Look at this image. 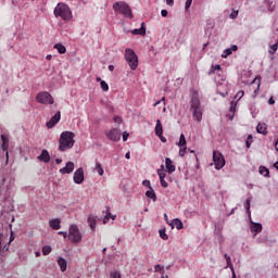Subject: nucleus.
<instances>
[{"label":"nucleus","mask_w":278,"mask_h":278,"mask_svg":"<svg viewBox=\"0 0 278 278\" xmlns=\"http://www.w3.org/2000/svg\"><path fill=\"white\" fill-rule=\"evenodd\" d=\"M81 231H79V227L75 224L70 225V229H68V240L73 243V244H79V242H81Z\"/></svg>","instance_id":"6"},{"label":"nucleus","mask_w":278,"mask_h":278,"mask_svg":"<svg viewBox=\"0 0 278 278\" xmlns=\"http://www.w3.org/2000/svg\"><path fill=\"white\" fill-rule=\"evenodd\" d=\"M177 146L179 147L180 157H184L186 155V151H188V142L186 141V136L184 134L180 135Z\"/></svg>","instance_id":"10"},{"label":"nucleus","mask_w":278,"mask_h":278,"mask_svg":"<svg viewBox=\"0 0 278 278\" xmlns=\"http://www.w3.org/2000/svg\"><path fill=\"white\" fill-rule=\"evenodd\" d=\"M268 103H269V105H275V99L270 98V99L268 100Z\"/></svg>","instance_id":"55"},{"label":"nucleus","mask_w":278,"mask_h":278,"mask_svg":"<svg viewBox=\"0 0 278 278\" xmlns=\"http://www.w3.org/2000/svg\"><path fill=\"white\" fill-rule=\"evenodd\" d=\"M113 10L115 14H122L125 18H134V13L131 12V7L125 1H118L113 4Z\"/></svg>","instance_id":"3"},{"label":"nucleus","mask_w":278,"mask_h":278,"mask_svg":"<svg viewBox=\"0 0 278 278\" xmlns=\"http://www.w3.org/2000/svg\"><path fill=\"white\" fill-rule=\"evenodd\" d=\"M58 264L60 266L61 271L66 273V266H67L66 260H64V257H59Z\"/></svg>","instance_id":"21"},{"label":"nucleus","mask_w":278,"mask_h":278,"mask_svg":"<svg viewBox=\"0 0 278 278\" xmlns=\"http://www.w3.org/2000/svg\"><path fill=\"white\" fill-rule=\"evenodd\" d=\"M165 1L167 5H170V7L175 5V0H165Z\"/></svg>","instance_id":"51"},{"label":"nucleus","mask_w":278,"mask_h":278,"mask_svg":"<svg viewBox=\"0 0 278 278\" xmlns=\"http://www.w3.org/2000/svg\"><path fill=\"white\" fill-rule=\"evenodd\" d=\"M103 214H104V218H103L104 225H106V223H110V218H112V220H114L116 218V216L112 215V213L110 212V206H106Z\"/></svg>","instance_id":"16"},{"label":"nucleus","mask_w":278,"mask_h":278,"mask_svg":"<svg viewBox=\"0 0 278 278\" xmlns=\"http://www.w3.org/2000/svg\"><path fill=\"white\" fill-rule=\"evenodd\" d=\"M100 86L103 92H108V90H110V86L108 85V83H105V80H101Z\"/></svg>","instance_id":"32"},{"label":"nucleus","mask_w":278,"mask_h":278,"mask_svg":"<svg viewBox=\"0 0 278 278\" xmlns=\"http://www.w3.org/2000/svg\"><path fill=\"white\" fill-rule=\"evenodd\" d=\"M114 123H116L117 125H121V123H123V118H121V116H115L113 118Z\"/></svg>","instance_id":"44"},{"label":"nucleus","mask_w":278,"mask_h":278,"mask_svg":"<svg viewBox=\"0 0 278 278\" xmlns=\"http://www.w3.org/2000/svg\"><path fill=\"white\" fill-rule=\"evenodd\" d=\"M61 223L62 220H60V218H54L49 222V226L51 227V229H54L55 231H58V229H61L62 227Z\"/></svg>","instance_id":"19"},{"label":"nucleus","mask_w":278,"mask_h":278,"mask_svg":"<svg viewBox=\"0 0 278 278\" xmlns=\"http://www.w3.org/2000/svg\"><path fill=\"white\" fill-rule=\"evenodd\" d=\"M226 263H227V268H230V270L233 273V265L231 264V258H228Z\"/></svg>","instance_id":"43"},{"label":"nucleus","mask_w":278,"mask_h":278,"mask_svg":"<svg viewBox=\"0 0 278 278\" xmlns=\"http://www.w3.org/2000/svg\"><path fill=\"white\" fill-rule=\"evenodd\" d=\"M36 257H40V252L35 253Z\"/></svg>","instance_id":"64"},{"label":"nucleus","mask_w":278,"mask_h":278,"mask_svg":"<svg viewBox=\"0 0 278 278\" xmlns=\"http://www.w3.org/2000/svg\"><path fill=\"white\" fill-rule=\"evenodd\" d=\"M37 160H39V162H45L46 164H48V162H51V155H49V151L42 150L41 154L37 156Z\"/></svg>","instance_id":"14"},{"label":"nucleus","mask_w":278,"mask_h":278,"mask_svg":"<svg viewBox=\"0 0 278 278\" xmlns=\"http://www.w3.org/2000/svg\"><path fill=\"white\" fill-rule=\"evenodd\" d=\"M159 233H160V238H162V240H168V235L166 233L165 229H161L159 231Z\"/></svg>","instance_id":"35"},{"label":"nucleus","mask_w":278,"mask_h":278,"mask_svg":"<svg viewBox=\"0 0 278 278\" xmlns=\"http://www.w3.org/2000/svg\"><path fill=\"white\" fill-rule=\"evenodd\" d=\"M36 101L43 105H53L54 103L53 96L47 91L39 92L36 97Z\"/></svg>","instance_id":"7"},{"label":"nucleus","mask_w":278,"mask_h":278,"mask_svg":"<svg viewBox=\"0 0 278 278\" xmlns=\"http://www.w3.org/2000/svg\"><path fill=\"white\" fill-rule=\"evenodd\" d=\"M230 49H231V52H233V51H238V46L232 45V46L230 47Z\"/></svg>","instance_id":"54"},{"label":"nucleus","mask_w":278,"mask_h":278,"mask_svg":"<svg viewBox=\"0 0 278 278\" xmlns=\"http://www.w3.org/2000/svg\"><path fill=\"white\" fill-rule=\"evenodd\" d=\"M109 71H114V65H109Z\"/></svg>","instance_id":"60"},{"label":"nucleus","mask_w":278,"mask_h":278,"mask_svg":"<svg viewBox=\"0 0 278 278\" xmlns=\"http://www.w3.org/2000/svg\"><path fill=\"white\" fill-rule=\"evenodd\" d=\"M174 225L176 229H184V223L179 218L174 219Z\"/></svg>","instance_id":"30"},{"label":"nucleus","mask_w":278,"mask_h":278,"mask_svg":"<svg viewBox=\"0 0 278 278\" xmlns=\"http://www.w3.org/2000/svg\"><path fill=\"white\" fill-rule=\"evenodd\" d=\"M124 58L131 71H136V68H138V54H136V51L127 48L125 50Z\"/></svg>","instance_id":"5"},{"label":"nucleus","mask_w":278,"mask_h":278,"mask_svg":"<svg viewBox=\"0 0 278 278\" xmlns=\"http://www.w3.org/2000/svg\"><path fill=\"white\" fill-rule=\"evenodd\" d=\"M190 5H192V0H187L185 3V10H190Z\"/></svg>","instance_id":"46"},{"label":"nucleus","mask_w":278,"mask_h":278,"mask_svg":"<svg viewBox=\"0 0 278 278\" xmlns=\"http://www.w3.org/2000/svg\"><path fill=\"white\" fill-rule=\"evenodd\" d=\"M53 59V55H51V54H48L47 56H46V60H52Z\"/></svg>","instance_id":"58"},{"label":"nucleus","mask_w":278,"mask_h":278,"mask_svg":"<svg viewBox=\"0 0 278 278\" xmlns=\"http://www.w3.org/2000/svg\"><path fill=\"white\" fill-rule=\"evenodd\" d=\"M125 157H126V160H130V159H131L130 152H127V153L125 154Z\"/></svg>","instance_id":"56"},{"label":"nucleus","mask_w":278,"mask_h":278,"mask_svg":"<svg viewBox=\"0 0 278 278\" xmlns=\"http://www.w3.org/2000/svg\"><path fill=\"white\" fill-rule=\"evenodd\" d=\"M238 105V103L236 102H231L230 103V112H232V116H233V114H236V106Z\"/></svg>","instance_id":"40"},{"label":"nucleus","mask_w":278,"mask_h":278,"mask_svg":"<svg viewBox=\"0 0 278 278\" xmlns=\"http://www.w3.org/2000/svg\"><path fill=\"white\" fill-rule=\"evenodd\" d=\"M216 71H220V65H212V68L210 71V75H212V73H216Z\"/></svg>","instance_id":"39"},{"label":"nucleus","mask_w":278,"mask_h":278,"mask_svg":"<svg viewBox=\"0 0 278 278\" xmlns=\"http://www.w3.org/2000/svg\"><path fill=\"white\" fill-rule=\"evenodd\" d=\"M163 142H166V138L162 135V137H159Z\"/></svg>","instance_id":"61"},{"label":"nucleus","mask_w":278,"mask_h":278,"mask_svg":"<svg viewBox=\"0 0 278 278\" xmlns=\"http://www.w3.org/2000/svg\"><path fill=\"white\" fill-rule=\"evenodd\" d=\"M260 86H261V84H260V81H258V83H257V88L254 90L255 97H257V94L260 93Z\"/></svg>","instance_id":"50"},{"label":"nucleus","mask_w":278,"mask_h":278,"mask_svg":"<svg viewBox=\"0 0 278 278\" xmlns=\"http://www.w3.org/2000/svg\"><path fill=\"white\" fill-rule=\"evenodd\" d=\"M104 134L112 142H118V140H121V130L118 128L106 130Z\"/></svg>","instance_id":"9"},{"label":"nucleus","mask_w":278,"mask_h":278,"mask_svg":"<svg viewBox=\"0 0 278 278\" xmlns=\"http://www.w3.org/2000/svg\"><path fill=\"white\" fill-rule=\"evenodd\" d=\"M155 136L159 138H162L164 136V127L162 126V122L160 119L156 121V126H155Z\"/></svg>","instance_id":"17"},{"label":"nucleus","mask_w":278,"mask_h":278,"mask_svg":"<svg viewBox=\"0 0 278 278\" xmlns=\"http://www.w3.org/2000/svg\"><path fill=\"white\" fill-rule=\"evenodd\" d=\"M244 97V90H240L236 93L235 99H238L237 101H240Z\"/></svg>","instance_id":"36"},{"label":"nucleus","mask_w":278,"mask_h":278,"mask_svg":"<svg viewBox=\"0 0 278 278\" xmlns=\"http://www.w3.org/2000/svg\"><path fill=\"white\" fill-rule=\"evenodd\" d=\"M251 231H253V233H262V224H254L251 227Z\"/></svg>","instance_id":"26"},{"label":"nucleus","mask_w":278,"mask_h":278,"mask_svg":"<svg viewBox=\"0 0 278 278\" xmlns=\"http://www.w3.org/2000/svg\"><path fill=\"white\" fill-rule=\"evenodd\" d=\"M160 184L162 188H168V182L164 178L160 179Z\"/></svg>","instance_id":"42"},{"label":"nucleus","mask_w":278,"mask_h":278,"mask_svg":"<svg viewBox=\"0 0 278 278\" xmlns=\"http://www.w3.org/2000/svg\"><path fill=\"white\" fill-rule=\"evenodd\" d=\"M54 49H56L58 53H61V55L66 53V47L62 43H55Z\"/></svg>","instance_id":"24"},{"label":"nucleus","mask_w":278,"mask_h":278,"mask_svg":"<svg viewBox=\"0 0 278 278\" xmlns=\"http://www.w3.org/2000/svg\"><path fill=\"white\" fill-rule=\"evenodd\" d=\"M277 49H278V43H274L269 47V54L270 55H275V53H277Z\"/></svg>","instance_id":"31"},{"label":"nucleus","mask_w":278,"mask_h":278,"mask_svg":"<svg viewBox=\"0 0 278 278\" xmlns=\"http://www.w3.org/2000/svg\"><path fill=\"white\" fill-rule=\"evenodd\" d=\"M162 268H163L162 265H156V266H154L155 273L162 270Z\"/></svg>","instance_id":"52"},{"label":"nucleus","mask_w":278,"mask_h":278,"mask_svg":"<svg viewBox=\"0 0 278 278\" xmlns=\"http://www.w3.org/2000/svg\"><path fill=\"white\" fill-rule=\"evenodd\" d=\"M88 224H89L90 229H92V231H94V229H97V216L89 215L88 216Z\"/></svg>","instance_id":"20"},{"label":"nucleus","mask_w":278,"mask_h":278,"mask_svg":"<svg viewBox=\"0 0 278 278\" xmlns=\"http://www.w3.org/2000/svg\"><path fill=\"white\" fill-rule=\"evenodd\" d=\"M73 147H75V134L68 130L63 131L59 139V151H68Z\"/></svg>","instance_id":"2"},{"label":"nucleus","mask_w":278,"mask_h":278,"mask_svg":"<svg viewBox=\"0 0 278 278\" xmlns=\"http://www.w3.org/2000/svg\"><path fill=\"white\" fill-rule=\"evenodd\" d=\"M131 34L134 36H147V28L144 27V23H141L140 28H135L134 30H131Z\"/></svg>","instance_id":"15"},{"label":"nucleus","mask_w":278,"mask_h":278,"mask_svg":"<svg viewBox=\"0 0 278 278\" xmlns=\"http://www.w3.org/2000/svg\"><path fill=\"white\" fill-rule=\"evenodd\" d=\"M229 18H232V20L238 18V10L232 9V12L230 13Z\"/></svg>","instance_id":"38"},{"label":"nucleus","mask_w":278,"mask_h":278,"mask_svg":"<svg viewBox=\"0 0 278 278\" xmlns=\"http://www.w3.org/2000/svg\"><path fill=\"white\" fill-rule=\"evenodd\" d=\"M142 186H144L146 188H149V190H151L153 188V187H151V181L150 180H143Z\"/></svg>","instance_id":"41"},{"label":"nucleus","mask_w":278,"mask_h":278,"mask_svg":"<svg viewBox=\"0 0 278 278\" xmlns=\"http://www.w3.org/2000/svg\"><path fill=\"white\" fill-rule=\"evenodd\" d=\"M165 167L169 174L175 173L176 170L175 164H173V160H170V157L165 159Z\"/></svg>","instance_id":"18"},{"label":"nucleus","mask_w":278,"mask_h":278,"mask_svg":"<svg viewBox=\"0 0 278 278\" xmlns=\"http://www.w3.org/2000/svg\"><path fill=\"white\" fill-rule=\"evenodd\" d=\"M146 197H148V199H152V201H157V195L155 194V190H153V188L146 192Z\"/></svg>","instance_id":"23"},{"label":"nucleus","mask_w":278,"mask_h":278,"mask_svg":"<svg viewBox=\"0 0 278 278\" xmlns=\"http://www.w3.org/2000/svg\"><path fill=\"white\" fill-rule=\"evenodd\" d=\"M52 249L51 245H45L42 248V255H49V253H51Z\"/></svg>","instance_id":"34"},{"label":"nucleus","mask_w":278,"mask_h":278,"mask_svg":"<svg viewBox=\"0 0 278 278\" xmlns=\"http://www.w3.org/2000/svg\"><path fill=\"white\" fill-rule=\"evenodd\" d=\"M96 170L98 175H100V177H103L105 170H103V166L101 165V163H96Z\"/></svg>","instance_id":"28"},{"label":"nucleus","mask_w":278,"mask_h":278,"mask_svg":"<svg viewBox=\"0 0 278 278\" xmlns=\"http://www.w3.org/2000/svg\"><path fill=\"white\" fill-rule=\"evenodd\" d=\"M129 138V132H127V131H124L123 132V140H124V142H127V139Z\"/></svg>","instance_id":"47"},{"label":"nucleus","mask_w":278,"mask_h":278,"mask_svg":"<svg viewBox=\"0 0 278 278\" xmlns=\"http://www.w3.org/2000/svg\"><path fill=\"white\" fill-rule=\"evenodd\" d=\"M245 203H247V206H245L247 210H251V200H247Z\"/></svg>","instance_id":"53"},{"label":"nucleus","mask_w":278,"mask_h":278,"mask_svg":"<svg viewBox=\"0 0 278 278\" xmlns=\"http://www.w3.org/2000/svg\"><path fill=\"white\" fill-rule=\"evenodd\" d=\"M73 170H75V163L70 161L66 163L65 167L61 168L59 172L61 175H71Z\"/></svg>","instance_id":"12"},{"label":"nucleus","mask_w":278,"mask_h":278,"mask_svg":"<svg viewBox=\"0 0 278 278\" xmlns=\"http://www.w3.org/2000/svg\"><path fill=\"white\" fill-rule=\"evenodd\" d=\"M260 173L261 175H263V177H268V175H270V170H268V168L261 166L260 167Z\"/></svg>","instance_id":"29"},{"label":"nucleus","mask_w":278,"mask_h":278,"mask_svg":"<svg viewBox=\"0 0 278 278\" xmlns=\"http://www.w3.org/2000/svg\"><path fill=\"white\" fill-rule=\"evenodd\" d=\"M5 157H7V162H9V160H10V153L7 151L5 152Z\"/></svg>","instance_id":"57"},{"label":"nucleus","mask_w":278,"mask_h":278,"mask_svg":"<svg viewBox=\"0 0 278 278\" xmlns=\"http://www.w3.org/2000/svg\"><path fill=\"white\" fill-rule=\"evenodd\" d=\"M161 16H163L164 18H166V16H168V11L162 10V11H161Z\"/></svg>","instance_id":"48"},{"label":"nucleus","mask_w":278,"mask_h":278,"mask_svg":"<svg viewBox=\"0 0 278 278\" xmlns=\"http://www.w3.org/2000/svg\"><path fill=\"white\" fill-rule=\"evenodd\" d=\"M232 278H236V270L232 269Z\"/></svg>","instance_id":"63"},{"label":"nucleus","mask_w":278,"mask_h":278,"mask_svg":"<svg viewBox=\"0 0 278 278\" xmlns=\"http://www.w3.org/2000/svg\"><path fill=\"white\" fill-rule=\"evenodd\" d=\"M60 118H62V114L59 111L54 114V116L51 117L49 122H47L46 127H48V129H53V126L60 123Z\"/></svg>","instance_id":"11"},{"label":"nucleus","mask_w":278,"mask_h":278,"mask_svg":"<svg viewBox=\"0 0 278 278\" xmlns=\"http://www.w3.org/2000/svg\"><path fill=\"white\" fill-rule=\"evenodd\" d=\"M253 143V135H249L247 142H245V147L247 149H251V144Z\"/></svg>","instance_id":"33"},{"label":"nucleus","mask_w":278,"mask_h":278,"mask_svg":"<svg viewBox=\"0 0 278 278\" xmlns=\"http://www.w3.org/2000/svg\"><path fill=\"white\" fill-rule=\"evenodd\" d=\"M224 257H225L226 262H227V260H231V256H229L228 254H225Z\"/></svg>","instance_id":"59"},{"label":"nucleus","mask_w":278,"mask_h":278,"mask_svg":"<svg viewBox=\"0 0 278 278\" xmlns=\"http://www.w3.org/2000/svg\"><path fill=\"white\" fill-rule=\"evenodd\" d=\"M74 182H76V184H84V168L79 167L74 173Z\"/></svg>","instance_id":"13"},{"label":"nucleus","mask_w":278,"mask_h":278,"mask_svg":"<svg viewBox=\"0 0 278 278\" xmlns=\"http://www.w3.org/2000/svg\"><path fill=\"white\" fill-rule=\"evenodd\" d=\"M190 112H192L193 121L201 123L203 121V108H201V99L199 98V91L193 90L191 92Z\"/></svg>","instance_id":"1"},{"label":"nucleus","mask_w":278,"mask_h":278,"mask_svg":"<svg viewBox=\"0 0 278 278\" xmlns=\"http://www.w3.org/2000/svg\"><path fill=\"white\" fill-rule=\"evenodd\" d=\"M111 278H121V273H118V271H112V273H111Z\"/></svg>","instance_id":"45"},{"label":"nucleus","mask_w":278,"mask_h":278,"mask_svg":"<svg viewBox=\"0 0 278 278\" xmlns=\"http://www.w3.org/2000/svg\"><path fill=\"white\" fill-rule=\"evenodd\" d=\"M61 162H62V159H56V160H55V163H56V164H60Z\"/></svg>","instance_id":"62"},{"label":"nucleus","mask_w":278,"mask_h":278,"mask_svg":"<svg viewBox=\"0 0 278 278\" xmlns=\"http://www.w3.org/2000/svg\"><path fill=\"white\" fill-rule=\"evenodd\" d=\"M157 175L160 179H166V169H164V165H161V168L157 169Z\"/></svg>","instance_id":"27"},{"label":"nucleus","mask_w":278,"mask_h":278,"mask_svg":"<svg viewBox=\"0 0 278 278\" xmlns=\"http://www.w3.org/2000/svg\"><path fill=\"white\" fill-rule=\"evenodd\" d=\"M54 16H60L63 21H71L73 18V13L71 12V8L64 3H59L54 9Z\"/></svg>","instance_id":"4"},{"label":"nucleus","mask_w":278,"mask_h":278,"mask_svg":"<svg viewBox=\"0 0 278 278\" xmlns=\"http://www.w3.org/2000/svg\"><path fill=\"white\" fill-rule=\"evenodd\" d=\"M213 162L215 164L216 170H220L225 166V156H223V153L218 151L213 152Z\"/></svg>","instance_id":"8"},{"label":"nucleus","mask_w":278,"mask_h":278,"mask_svg":"<svg viewBox=\"0 0 278 278\" xmlns=\"http://www.w3.org/2000/svg\"><path fill=\"white\" fill-rule=\"evenodd\" d=\"M256 130H257V134H262L263 136H266V134H268L266 124H258L256 127Z\"/></svg>","instance_id":"22"},{"label":"nucleus","mask_w":278,"mask_h":278,"mask_svg":"<svg viewBox=\"0 0 278 278\" xmlns=\"http://www.w3.org/2000/svg\"><path fill=\"white\" fill-rule=\"evenodd\" d=\"M231 49L230 48H228V49H226L224 52H223V54H222V58H229V55H231Z\"/></svg>","instance_id":"37"},{"label":"nucleus","mask_w":278,"mask_h":278,"mask_svg":"<svg viewBox=\"0 0 278 278\" xmlns=\"http://www.w3.org/2000/svg\"><path fill=\"white\" fill-rule=\"evenodd\" d=\"M59 236H63V238H68V232L59 231Z\"/></svg>","instance_id":"49"},{"label":"nucleus","mask_w":278,"mask_h":278,"mask_svg":"<svg viewBox=\"0 0 278 278\" xmlns=\"http://www.w3.org/2000/svg\"><path fill=\"white\" fill-rule=\"evenodd\" d=\"M1 140H2V151H8V144L10 140L5 135H1Z\"/></svg>","instance_id":"25"}]
</instances>
